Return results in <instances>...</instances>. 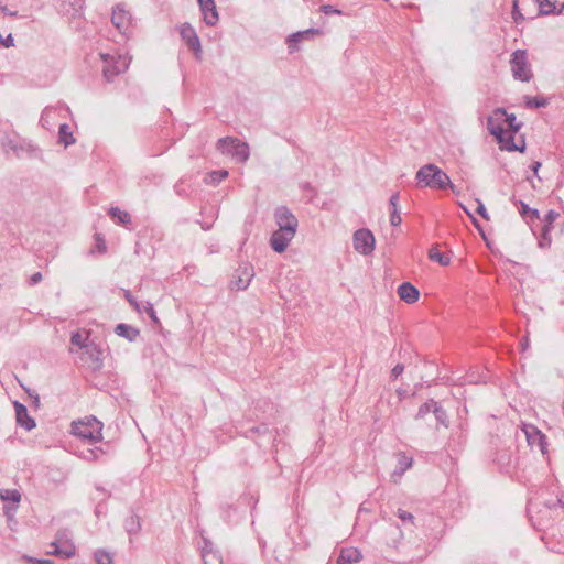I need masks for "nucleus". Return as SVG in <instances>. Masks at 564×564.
Returning <instances> with one entry per match:
<instances>
[{"label":"nucleus","mask_w":564,"mask_h":564,"mask_svg":"<svg viewBox=\"0 0 564 564\" xmlns=\"http://www.w3.org/2000/svg\"><path fill=\"white\" fill-rule=\"evenodd\" d=\"M413 464L412 457L406 456L404 453L398 454V468L392 473L391 478L394 482L408 470Z\"/></svg>","instance_id":"a211bd4d"},{"label":"nucleus","mask_w":564,"mask_h":564,"mask_svg":"<svg viewBox=\"0 0 564 564\" xmlns=\"http://www.w3.org/2000/svg\"><path fill=\"white\" fill-rule=\"evenodd\" d=\"M0 499L2 501H12L15 503L14 510L17 509V505L21 501V494L17 489H0Z\"/></svg>","instance_id":"393cba45"},{"label":"nucleus","mask_w":564,"mask_h":564,"mask_svg":"<svg viewBox=\"0 0 564 564\" xmlns=\"http://www.w3.org/2000/svg\"><path fill=\"white\" fill-rule=\"evenodd\" d=\"M41 281H42V273L41 272H36V273H34V274H32L30 276L29 283H30V285H35V284H37Z\"/></svg>","instance_id":"864d4df0"},{"label":"nucleus","mask_w":564,"mask_h":564,"mask_svg":"<svg viewBox=\"0 0 564 564\" xmlns=\"http://www.w3.org/2000/svg\"><path fill=\"white\" fill-rule=\"evenodd\" d=\"M524 432L527 434L529 445L538 446V448L541 451L543 455L546 454V436L542 434L539 430H536L534 426H530Z\"/></svg>","instance_id":"ddd939ff"},{"label":"nucleus","mask_w":564,"mask_h":564,"mask_svg":"<svg viewBox=\"0 0 564 564\" xmlns=\"http://www.w3.org/2000/svg\"><path fill=\"white\" fill-rule=\"evenodd\" d=\"M294 236L295 234L293 232L288 235L285 231L276 229L270 238V246L275 252L282 253L286 250Z\"/></svg>","instance_id":"f8f14e48"},{"label":"nucleus","mask_w":564,"mask_h":564,"mask_svg":"<svg viewBox=\"0 0 564 564\" xmlns=\"http://www.w3.org/2000/svg\"><path fill=\"white\" fill-rule=\"evenodd\" d=\"M10 512V508L4 506V513L8 514Z\"/></svg>","instance_id":"680f3d73"},{"label":"nucleus","mask_w":564,"mask_h":564,"mask_svg":"<svg viewBox=\"0 0 564 564\" xmlns=\"http://www.w3.org/2000/svg\"><path fill=\"white\" fill-rule=\"evenodd\" d=\"M51 547H52L51 551H59L61 550V544H58L57 541H54V542L51 543Z\"/></svg>","instance_id":"bf43d9fd"},{"label":"nucleus","mask_w":564,"mask_h":564,"mask_svg":"<svg viewBox=\"0 0 564 564\" xmlns=\"http://www.w3.org/2000/svg\"><path fill=\"white\" fill-rule=\"evenodd\" d=\"M132 15L124 4L119 3L112 9L111 22L121 32L126 33L131 25Z\"/></svg>","instance_id":"6e6552de"},{"label":"nucleus","mask_w":564,"mask_h":564,"mask_svg":"<svg viewBox=\"0 0 564 564\" xmlns=\"http://www.w3.org/2000/svg\"><path fill=\"white\" fill-rule=\"evenodd\" d=\"M520 213L521 215H527V214H531L532 216L534 217H539V212L538 209H531L527 204H524L523 202H521V209H520Z\"/></svg>","instance_id":"c03bdc74"},{"label":"nucleus","mask_w":564,"mask_h":564,"mask_svg":"<svg viewBox=\"0 0 564 564\" xmlns=\"http://www.w3.org/2000/svg\"><path fill=\"white\" fill-rule=\"evenodd\" d=\"M243 274L246 275V278H242L240 275L231 282L237 290H246L249 286L250 281L253 276V274L249 272L248 268L243 269Z\"/></svg>","instance_id":"cd10ccee"},{"label":"nucleus","mask_w":564,"mask_h":564,"mask_svg":"<svg viewBox=\"0 0 564 564\" xmlns=\"http://www.w3.org/2000/svg\"><path fill=\"white\" fill-rule=\"evenodd\" d=\"M404 370V366L402 364L395 365L391 370L392 379H397Z\"/></svg>","instance_id":"3c124183"},{"label":"nucleus","mask_w":564,"mask_h":564,"mask_svg":"<svg viewBox=\"0 0 564 564\" xmlns=\"http://www.w3.org/2000/svg\"><path fill=\"white\" fill-rule=\"evenodd\" d=\"M398 518L403 522H410L411 524H413V520H414V517L412 513L405 511V510H402V509H399L398 512Z\"/></svg>","instance_id":"ea45409f"},{"label":"nucleus","mask_w":564,"mask_h":564,"mask_svg":"<svg viewBox=\"0 0 564 564\" xmlns=\"http://www.w3.org/2000/svg\"><path fill=\"white\" fill-rule=\"evenodd\" d=\"M15 417L19 425L24 427L26 431H31L35 427V421L29 416L28 409L22 403L14 402Z\"/></svg>","instance_id":"4468645a"},{"label":"nucleus","mask_w":564,"mask_h":564,"mask_svg":"<svg viewBox=\"0 0 564 564\" xmlns=\"http://www.w3.org/2000/svg\"><path fill=\"white\" fill-rule=\"evenodd\" d=\"M398 203H399V194L395 193L390 197V205L393 207V209H398Z\"/></svg>","instance_id":"6e6d98bb"},{"label":"nucleus","mask_w":564,"mask_h":564,"mask_svg":"<svg viewBox=\"0 0 564 564\" xmlns=\"http://www.w3.org/2000/svg\"><path fill=\"white\" fill-rule=\"evenodd\" d=\"M477 203H478V206H477L476 213L479 214L482 218L488 220L489 216H488L485 205L480 200H477Z\"/></svg>","instance_id":"09e8293b"},{"label":"nucleus","mask_w":564,"mask_h":564,"mask_svg":"<svg viewBox=\"0 0 564 564\" xmlns=\"http://www.w3.org/2000/svg\"><path fill=\"white\" fill-rule=\"evenodd\" d=\"M512 75L516 79L521 82H530L532 78V70L528 62V54L524 50H517L512 54L510 61Z\"/></svg>","instance_id":"20e7f679"},{"label":"nucleus","mask_w":564,"mask_h":564,"mask_svg":"<svg viewBox=\"0 0 564 564\" xmlns=\"http://www.w3.org/2000/svg\"><path fill=\"white\" fill-rule=\"evenodd\" d=\"M85 0H61V10L70 17L80 15Z\"/></svg>","instance_id":"f3484780"},{"label":"nucleus","mask_w":564,"mask_h":564,"mask_svg":"<svg viewBox=\"0 0 564 564\" xmlns=\"http://www.w3.org/2000/svg\"><path fill=\"white\" fill-rule=\"evenodd\" d=\"M429 258L432 261L438 262L441 265H448L451 262V258L440 252L435 247L430 249Z\"/></svg>","instance_id":"7c9ffc66"},{"label":"nucleus","mask_w":564,"mask_h":564,"mask_svg":"<svg viewBox=\"0 0 564 564\" xmlns=\"http://www.w3.org/2000/svg\"><path fill=\"white\" fill-rule=\"evenodd\" d=\"M512 18L513 20L518 23L520 20H523V15L522 13L519 11L518 9V1L516 0L513 2V7H512Z\"/></svg>","instance_id":"de8ad7c7"},{"label":"nucleus","mask_w":564,"mask_h":564,"mask_svg":"<svg viewBox=\"0 0 564 564\" xmlns=\"http://www.w3.org/2000/svg\"><path fill=\"white\" fill-rule=\"evenodd\" d=\"M84 338L79 333H75L70 337V343L75 346L83 347Z\"/></svg>","instance_id":"8fccbe9b"},{"label":"nucleus","mask_w":564,"mask_h":564,"mask_svg":"<svg viewBox=\"0 0 564 564\" xmlns=\"http://www.w3.org/2000/svg\"><path fill=\"white\" fill-rule=\"evenodd\" d=\"M505 121L507 122L508 127L510 128L512 133H516L520 130L522 123L517 122V117L514 113H507L503 116Z\"/></svg>","instance_id":"c9c22d12"},{"label":"nucleus","mask_w":564,"mask_h":564,"mask_svg":"<svg viewBox=\"0 0 564 564\" xmlns=\"http://www.w3.org/2000/svg\"><path fill=\"white\" fill-rule=\"evenodd\" d=\"M321 34L322 31L319 29L314 28L290 34L286 39V44L290 53H293L299 50V47L296 46L297 43L310 40L314 35Z\"/></svg>","instance_id":"9b49d317"},{"label":"nucleus","mask_w":564,"mask_h":564,"mask_svg":"<svg viewBox=\"0 0 564 564\" xmlns=\"http://www.w3.org/2000/svg\"><path fill=\"white\" fill-rule=\"evenodd\" d=\"M437 402L434 401L433 399H430L427 402L423 403L420 408H419V411L415 415V419L419 420V419H423L427 413H430L431 411L433 412L434 411V408L436 406Z\"/></svg>","instance_id":"473e14b6"},{"label":"nucleus","mask_w":564,"mask_h":564,"mask_svg":"<svg viewBox=\"0 0 564 564\" xmlns=\"http://www.w3.org/2000/svg\"><path fill=\"white\" fill-rule=\"evenodd\" d=\"M534 1L539 4L540 13L543 15L551 14L556 9L555 2H552L550 0H534Z\"/></svg>","instance_id":"72a5a7b5"},{"label":"nucleus","mask_w":564,"mask_h":564,"mask_svg":"<svg viewBox=\"0 0 564 564\" xmlns=\"http://www.w3.org/2000/svg\"><path fill=\"white\" fill-rule=\"evenodd\" d=\"M500 149L509 151V152L519 151V152L523 153L525 150V141H524V139H522L521 144L519 145L514 142L513 133H511L509 135H507L505 133V142L500 143Z\"/></svg>","instance_id":"412c9836"},{"label":"nucleus","mask_w":564,"mask_h":564,"mask_svg":"<svg viewBox=\"0 0 564 564\" xmlns=\"http://www.w3.org/2000/svg\"><path fill=\"white\" fill-rule=\"evenodd\" d=\"M127 301L130 303L131 306H133V308L141 313L142 312V305L138 303V301L132 296L131 292L130 291H126V294H124Z\"/></svg>","instance_id":"a19ab883"},{"label":"nucleus","mask_w":564,"mask_h":564,"mask_svg":"<svg viewBox=\"0 0 564 564\" xmlns=\"http://www.w3.org/2000/svg\"><path fill=\"white\" fill-rule=\"evenodd\" d=\"M506 115V110L503 108H497L494 111L492 116L487 118V129L491 135H494L499 143L505 142V129L502 127L501 120Z\"/></svg>","instance_id":"0eeeda50"},{"label":"nucleus","mask_w":564,"mask_h":564,"mask_svg":"<svg viewBox=\"0 0 564 564\" xmlns=\"http://www.w3.org/2000/svg\"><path fill=\"white\" fill-rule=\"evenodd\" d=\"M180 34L191 51H193L196 54L200 53L202 45L199 37L195 29L189 23L182 24L180 29Z\"/></svg>","instance_id":"1a4fd4ad"},{"label":"nucleus","mask_w":564,"mask_h":564,"mask_svg":"<svg viewBox=\"0 0 564 564\" xmlns=\"http://www.w3.org/2000/svg\"><path fill=\"white\" fill-rule=\"evenodd\" d=\"M115 333L120 337L127 338L129 341H134L140 335L139 329L128 324H118L115 328Z\"/></svg>","instance_id":"aec40b11"},{"label":"nucleus","mask_w":564,"mask_h":564,"mask_svg":"<svg viewBox=\"0 0 564 564\" xmlns=\"http://www.w3.org/2000/svg\"><path fill=\"white\" fill-rule=\"evenodd\" d=\"M434 416L436 422L444 427H448V417L446 411L437 403L434 408Z\"/></svg>","instance_id":"2f4dec72"},{"label":"nucleus","mask_w":564,"mask_h":564,"mask_svg":"<svg viewBox=\"0 0 564 564\" xmlns=\"http://www.w3.org/2000/svg\"><path fill=\"white\" fill-rule=\"evenodd\" d=\"M48 554H52L55 556H61L64 558H69L72 556H74V554H75V546L73 544L66 542L61 545L59 551H48Z\"/></svg>","instance_id":"c85d7f7f"},{"label":"nucleus","mask_w":564,"mask_h":564,"mask_svg":"<svg viewBox=\"0 0 564 564\" xmlns=\"http://www.w3.org/2000/svg\"><path fill=\"white\" fill-rule=\"evenodd\" d=\"M0 43H1L4 47H11V46H13V36H12V34H9L6 39H3V37L0 35Z\"/></svg>","instance_id":"603ef678"},{"label":"nucleus","mask_w":564,"mask_h":564,"mask_svg":"<svg viewBox=\"0 0 564 564\" xmlns=\"http://www.w3.org/2000/svg\"><path fill=\"white\" fill-rule=\"evenodd\" d=\"M203 20L208 26H214L219 20L218 11L214 0H197Z\"/></svg>","instance_id":"9d476101"},{"label":"nucleus","mask_w":564,"mask_h":564,"mask_svg":"<svg viewBox=\"0 0 564 564\" xmlns=\"http://www.w3.org/2000/svg\"><path fill=\"white\" fill-rule=\"evenodd\" d=\"M556 505H561L562 506V500L561 499H556L555 501L553 502H547L546 506L549 508H554Z\"/></svg>","instance_id":"13d9d810"},{"label":"nucleus","mask_w":564,"mask_h":564,"mask_svg":"<svg viewBox=\"0 0 564 564\" xmlns=\"http://www.w3.org/2000/svg\"><path fill=\"white\" fill-rule=\"evenodd\" d=\"M522 348L525 349L528 347V338H523L521 341Z\"/></svg>","instance_id":"052dcab7"},{"label":"nucleus","mask_w":564,"mask_h":564,"mask_svg":"<svg viewBox=\"0 0 564 564\" xmlns=\"http://www.w3.org/2000/svg\"><path fill=\"white\" fill-rule=\"evenodd\" d=\"M549 232H550L549 226H544L543 232H542V237L539 240V246L541 248H545V247H549L551 245V238H550Z\"/></svg>","instance_id":"4c0bfd02"},{"label":"nucleus","mask_w":564,"mask_h":564,"mask_svg":"<svg viewBox=\"0 0 564 564\" xmlns=\"http://www.w3.org/2000/svg\"><path fill=\"white\" fill-rule=\"evenodd\" d=\"M473 223H474L475 226H478V223H477V220L475 218H473Z\"/></svg>","instance_id":"e2e57ef3"},{"label":"nucleus","mask_w":564,"mask_h":564,"mask_svg":"<svg viewBox=\"0 0 564 564\" xmlns=\"http://www.w3.org/2000/svg\"><path fill=\"white\" fill-rule=\"evenodd\" d=\"M401 221H402V219H401L399 210L393 209L390 215V224L395 227V226H399L401 224Z\"/></svg>","instance_id":"79ce46f5"},{"label":"nucleus","mask_w":564,"mask_h":564,"mask_svg":"<svg viewBox=\"0 0 564 564\" xmlns=\"http://www.w3.org/2000/svg\"><path fill=\"white\" fill-rule=\"evenodd\" d=\"M397 292L399 297L409 304L415 303L420 296L419 290L410 282L400 284Z\"/></svg>","instance_id":"dca6fc26"},{"label":"nucleus","mask_w":564,"mask_h":564,"mask_svg":"<svg viewBox=\"0 0 564 564\" xmlns=\"http://www.w3.org/2000/svg\"><path fill=\"white\" fill-rule=\"evenodd\" d=\"M540 166H541V162L535 161V162H533V164L531 165V169H532V171H533L535 174H538V171H539Z\"/></svg>","instance_id":"4d7b16f0"},{"label":"nucleus","mask_w":564,"mask_h":564,"mask_svg":"<svg viewBox=\"0 0 564 564\" xmlns=\"http://www.w3.org/2000/svg\"><path fill=\"white\" fill-rule=\"evenodd\" d=\"M58 142L68 147L75 143V138L70 131V127L67 123H63L58 128Z\"/></svg>","instance_id":"5701e85b"},{"label":"nucleus","mask_w":564,"mask_h":564,"mask_svg":"<svg viewBox=\"0 0 564 564\" xmlns=\"http://www.w3.org/2000/svg\"><path fill=\"white\" fill-rule=\"evenodd\" d=\"M0 10H1L6 15H9V17H18V12H17V11H11L7 6H0Z\"/></svg>","instance_id":"5fc2aeb1"},{"label":"nucleus","mask_w":564,"mask_h":564,"mask_svg":"<svg viewBox=\"0 0 564 564\" xmlns=\"http://www.w3.org/2000/svg\"><path fill=\"white\" fill-rule=\"evenodd\" d=\"M231 156L236 158L238 162H246L249 158V147L245 142H240L238 139L232 148Z\"/></svg>","instance_id":"4be33fe9"},{"label":"nucleus","mask_w":564,"mask_h":564,"mask_svg":"<svg viewBox=\"0 0 564 564\" xmlns=\"http://www.w3.org/2000/svg\"><path fill=\"white\" fill-rule=\"evenodd\" d=\"M274 219L279 230L285 231V234H296L297 219L285 206H280L274 210Z\"/></svg>","instance_id":"39448f33"},{"label":"nucleus","mask_w":564,"mask_h":564,"mask_svg":"<svg viewBox=\"0 0 564 564\" xmlns=\"http://www.w3.org/2000/svg\"><path fill=\"white\" fill-rule=\"evenodd\" d=\"M558 217V213L554 210H549L545 215L544 221L546 223L544 226H549L551 228L552 223Z\"/></svg>","instance_id":"49530a36"},{"label":"nucleus","mask_w":564,"mask_h":564,"mask_svg":"<svg viewBox=\"0 0 564 564\" xmlns=\"http://www.w3.org/2000/svg\"><path fill=\"white\" fill-rule=\"evenodd\" d=\"M95 560H96L97 564H111L112 563L111 555L101 550H99L95 553Z\"/></svg>","instance_id":"e433bc0d"},{"label":"nucleus","mask_w":564,"mask_h":564,"mask_svg":"<svg viewBox=\"0 0 564 564\" xmlns=\"http://www.w3.org/2000/svg\"><path fill=\"white\" fill-rule=\"evenodd\" d=\"M227 176H228V171H226V170L213 171L207 174L205 181L208 184L217 185L223 180H225Z\"/></svg>","instance_id":"c756f323"},{"label":"nucleus","mask_w":564,"mask_h":564,"mask_svg":"<svg viewBox=\"0 0 564 564\" xmlns=\"http://www.w3.org/2000/svg\"><path fill=\"white\" fill-rule=\"evenodd\" d=\"M361 560V553L355 547H345L340 551L337 564H354Z\"/></svg>","instance_id":"6ab92c4d"},{"label":"nucleus","mask_w":564,"mask_h":564,"mask_svg":"<svg viewBox=\"0 0 564 564\" xmlns=\"http://www.w3.org/2000/svg\"><path fill=\"white\" fill-rule=\"evenodd\" d=\"M142 311L147 312L152 322L159 324V318L151 303L147 302L144 305H142Z\"/></svg>","instance_id":"58836bf2"},{"label":"nucleus","mask_w":564,"mask_h":564,"mask_svg":"<svg viewBox=\"0 0 564 564\" xmlns=\"http://www.w3.org/2000/svg\"><path fill=\"white\" fill-rule=\"evenodd\" d=\"M102 423L96 417H86L83 421L73 422L72 433L83 440H88L93 443L101 440Z\"/></svg>","instance_id":"f03ea898"},{"label":"nucleus","mask_w":564,"mask_h":564,"mask_svg":"<svg viewBox=\"0 0 564 564\" xmlns=\"http://www.w3.org/2000/svg\"><path fill=\"white\" fill-rule=\"evenodd\" d=\"M109 215L112 218H117L118 223L120 225L127 226V225L131 224V216H130V214L127 213V212L121 210L118 207H111L109 209Z\"/></svg>","instance_id":"bb28decb"},{"label":"nucleus","mask_w":564,"mask_h":564,"mask_svg":"<svg viewBox=\"0 0 564 564\" xmlns=\"http://www.w3.org/2000/svg\"><path fill=\"white\" fill-rule=\"evenodd\" d=\"M321 11L325 14H341V11L338 10V9H335L333 6L330 4H324L321 7Z\"/></svg>","instance_id":"a18cd8bd"},{"label":"nucleus","mask_w":564,"mask_h":564,"mask_svg":"<svg viewBox=\"0 0 564 564\" xmlns=\"http://www.w3.org/2000/svg\"><path fill=\"white\" fill-rule=\"evenodd\" d=\"M203 540L204 546L202 549V558L204 564H223V557L216 550H214L212 541L205 538Z\"/></svg>","instance_id":"2eb2a0df"},{"label":"nucleus","mask_w":564,"mask_h":564,"mask_svg":"<svg viewBox=\"0 0 564 564\" xmlns=\"http://www.w3.org/2000/svg\"><path fill=\"white\" fill-rule=\"evenodd\" d=\"M23 558L29 562V563H33V564H54L53 561L51 560H47V558H42V560H39V558H35V557H32V556H28V555H24Z\"/></svg>","instance_id":"37998d69"},{"label":"nucleus","mask_w":564,"mask_h":564,"mask_svg":"<svg viewBox=\"0 0 564 564\" xmlns=\"http://www.w3.org/2000/svg\"><path fill=\"white\" fill-rule=\"evenodd\" d=\"M549 101L544 97H525V106L528 108H541L547 106Z\"/></svg>","instance_id":"f704fd0d"},{"label":"nucleus","mask_w":564,"mask_h":564,"mask_svg":"<svg viewBox=\"0 0 564 564\" xmlns=\"http://www.w3.org/2000/svg\"><path fill=\"white\" fill-rule=\"evenodd\" d=\"M416 180L425 187L433 189L451 188L455 192L456 186L451 182L449 176L435 164H425L416 172Z\"/></svg>","instance_id":"f257e3e1"},{"label":"nucleus","mask_w":564,"mask_h":564,"mask_svg":"<svg viewBox=\"0 0 564 564\" xmlns=\"http://www.w3.org/2000/svg\"><path fill=\"white\" fill-rule=\"evenodd\" d=\"M124 529L128 534H138L141 530L140 518L137 514H131L124 521Z\"/></svg>","instance_id":"b1692460"},{"label":"nucleus","mask_w":564,"mask_h":564,"mask_svg":"<svg viewBox=\"0 0 564 564\" xmlns=\"http://www.w3.org/2000/svg\"><path fill=\"white\" fill-rule=\"evenodd\" d=\"M354 248L357 252L368 256L375 249V237L369 229H358L354 234Z\"/></svg>","instance_id":"423d86ee"},{"label":"nucleus","mask_w":564,"mask_h":564,"mask_svg":"<svg viewBox=\"0 0 564 564\" xmlns=\"http://www.w3.org/2000/svg\"><path fill=\"white\" fill-rule=\"evenodd\" d=\"M99 55L104 63L102 74L107 82L113 80L116 76L128 68L129 63L123 56H113L107 53H100Z\"/></svg>","instance_id":"7ed1b4c3"},{"label":"nucleus","mask_w":564,"mask_h":564,"mask_svg":"<svg viewBox=\"0 0 564 564\" xmlns=\"http://www.w3.org/2000/svg\"><path fill=\"white\" fill-rule=\"evenodd\" d=\"M236 141L237 139L231 137L219 139L217 142V150H219L223 154L231 155Z\"/></svg>","instance_id":"a878e982"}]
</instances>
